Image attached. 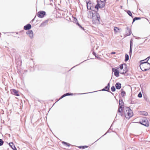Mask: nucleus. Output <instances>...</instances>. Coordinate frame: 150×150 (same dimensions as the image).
Listing matches in <instances>:
<instances>
[{
    "label": "nucleus",
    "instance_id": "f257e3e1",
    "mask_svg": "<svg viewBox=\"0 0 150 150\" xmlns=\"http://www.w3.org/2000/svg\"><path fill=\"white\" fill-rule=\"evenodd\" d=\"M119 104L117 112L119 115L122 117L124 115L123 112L125 110V105L122 98L120 99L119 100Z\"/></svg>",
    "mask_w": 150,
    "mask_h": 150
},
{
    "label": "nucleus",
    "instance_id": "f03ea898",
    "mask_svg": "<svg viewBox=\"0 0 150 150\" xmlns=\"http://www.w3.org/2000/svg\"><path fill=\"white\" fill-rule=\"evenodd\" d=\"M106 0H97L96 4L94 6V8L96 10H97V11H99V8L102 9L105 7V2Z\"/></svg>",
    "mask_w": 150,
    "mask_h": 150
},
{
    "label": "nucleus",
    "instance_id": "7ed1b4c3",
    "mask_svg": "<svg viewBox=\"0 0 150 150\" xmlns=\"http://www.w3.org/2000/svg\"><path fill=\"white\" fill-rule=\"evenodd\" d=\"M126 111L125 113V111L123 112L124 115L122 117L125 116L126 118H130L133 115V112L132 110L129 107H125Z\"/></svg>",
    "mask_w": 150,
    "mask_h": 150
},
{
    "label": "nucleus",
    "instance_id": "20e7f679",
    "mask_svg": "<svg viewBox=\"0 0 150 150\" xmlns=\"http://www.w3.org/2000/svg\"><path fill=\"white\" fill-rule=\"evenodd\" d=\"M140 66L142 67L144 66L145 68L144 70L147 71L150 69V63L147 62V61L144 62V60H142L140 61Z\"/></svg>",
    "mask_w": 150,
    "mask_h": 150
},
{
    "label": "nucleus",
    "instance_id": "39448f33",
    "mask_svg": "<svg viewBox=\"0 0 150 150\" xmlns=\"http://www.w3.org/2000/svg\"><path fill=\"white\" fill-rule=\"evenodd\" d=\"M149 119L146 117H144L142 118L139 122V124L146 127L149 126Z\"/></svg>",
    "mask_w": 150,
    "mask_h": 150
},
{
    "label": "nucleus",
    "instance_id": "423d86ee",
    "mask_svg": "<svg viewBox=\"0 0 150 150\" xmlns=\"http://www.w3.org/2000/svg\"><path fill=\"white\" fill-rule=\"evenodd\" d=\"M94 12H95V11ZM98 12V11H97V10H96V11H95V13H94V14H95V19L96 21L95 23H94V24H98L100 23V18L99 14Z\"/></svg>",
    "mask_w": 150,
    "mask_h": 150
},
{
    "label": "nucleus",
    "instance_id": "0eeeda50",
    "mask_svg": "<svg viewBox=\"0 0 150 150\" xmlns=\"http://www.w3.org/2000/svg\"><path fill=\"white\" fill-rule=\"evenodd\" d=\"M46 15V12L44 11H39L37 13V16L40 18H43Z\"/></svg>",
    "mask_w": 150,
    "mask_h": 150
},
{
    "label": "nucleus",
    "instance_id": "6e6552de",
    "mask_svg": "<svg viewBox=\"0 0 150 150\" xmlns=\"http://www.w3.org/2000/svg\"><path fill=\"white\" fill-rule=\"evenodd\" d=\"M110 83L109 82L108 83L107 85L105 86L104 88H103L101 90H99V91H104L108 92H109L110 91L109 89L110 88Z\"/></svg>",
    "mask_w": 150,
    "mask_h": 150
},
{
    "label": "nucleus",
    "instance_id": "1a4fd4ad",
    "mask_svg": "<svg viewBox=\"0 0 150 150\" xmlns=\"http://www.w3.org/2000/svg\"><path fill=\"white\" fill-rule=\"evenodd\" d=\"M112 71L114 73L115 76L116 77H118L119 76V74L120 73L119 71L115 68H112Z\"/></svg>",
    "mask_w": 150,
    "mask_h": 150
},
{
    "label": "nucleus",
    "instance_id": "9d476101",
    "mask_svg": "<svg viewBox=\"0 0 150 150\" xmlns=\"http://www.w3.org/2000/svg\"><path fill=\"white\" fill-rule=\"evenodd\" d=\"M130 46L129 48V55L130 57H131L132 56V47H133V40L132 39H131L130 41Z\"/></svg>",
    "mask_w": 150,
    "mask_h": 150
},
{
    "label": "nucleus",
    "instance_id": "9b49d317",
    "mask_svg": "<svg viewBox=\"0 0 150 150\" xmlns=\"http://www.w3.org/2000/svg\"><path fill=\"white\" fill-rule=\"evenodd\" d=\"M91 11H90L88 13V17L90 18H91L92 19V21H93V16L94 15L93 13V10H91Z\"/></svg>",
    "mask_w": 150,
    "mask_h": 150
},
{
    "label": "nucleus",
    "instance_id": "f8f14e48",
    "mask_svg": "<svg viewBox=\"0 0 150 150\" xmlns=\"http://www.w3.org/2000/svg\"><path fill=\"white\" fill-rule=\"evenodd\" d=\"M26 33L28 35L30 38L32 39L33 38V34L32 30H29L26 32Z\"/></svg>",
    "mask_w": 150,
    "mask_h": 150
},
{
    "label": "nucleus",
    "instance_id": "ddd939ff",
    "mask_svg": "<svg viewBox=\"0 0 150 150\" xmlns=\"http://www.w3.org/2000/svg\"><path fill=\"white\" fill-rule=\"evenodd\" d=\"M11 93L17 96H19L18 91L15 89H13L11 90Z\"/></svg>",
    "mask_w": 150,
    "mask_h": 150
},
{
    "label": "nucleus",
    "instance_id": "4468645a",
    "mask_svg": "<svg viewBox=\"0 0 150 150\" xmlns=\"http://www.w3.org/2000/svg\"><path fill=\"white\" fill-rule=\"evenodd\" d=\"M126 29L127 30H126V35L127 36H129L131 35L132 33L131 30V29H130L128 27H127L126 28Z\"/></svg>",
    "mask_w": 150,
    "mask_h": 150
},
{
    "label": "nucleus",
    "instance_id": "2eb2a0df",
    "mask_svg": "<svg viewBox=\"0 0 150 150\" xmlns=\"http://www.w3.org/2000/svg\"><path fill=\"white\" fill-rule=\"evenodd\" d=\"M31 28V25L29 24H28L24 27V29L25 30H29Z\"/></svg>",
    "mask_w": 150,
    "mask_h": 150
},
{
    "label": "nucleus",
    "instance_id": "dca6fc26",
    "mask_svg": "<svg viewBox=\"0 0 150 150\" xmlns=\"http://www.w3.org/2000/svg\"><path fill=\"white\" fill-rule=\"evenodd\" d=\"M114 30L115 33H116L118 32L120 33L122 31V30L120 28H119L118 27H114Z\"/></svg>",
    "mask_w": 150,
    "mask_h": 150
},
{
    "label": "nucleus",
    "instance_id": "f3484780",
    "mask_svg": "<svg viewBox=\"0 0 150 150\" xmlns=\"http://www.w3.org/2000/svg\"><path fill=\"white\" fill-rule=\"evenodd\" d=\"M115 88L117 90H119L121 88V84L120 82L117 83L115 85Z\"/></svg>",
    "mask_w": 150,
    "mask_h": 150
},
{
    "label": "nucleus",
    "instance_id": "a211bd4d",
    "mask_svg": "<svg viewBox=\"0 0 150 150\" xmlns=\"http://www.w3.org/2000/svg\"><path fill=\"white\" fill-rule=\"evenodd\" d=\"M125 11L132 18H133L134 16H133L132 13L130 11L126 10H125Z\"/></svg>",
    "mask_w": 150,
    "mask_h": 150
},
{
    "label": "nucleus",
    "instance_id": "6ab92c4d",
    "mask_svg": "<svg viewBox=\"0 0 150 150\" xmlns=\"http://www.w3.org/2000/svg\"><path fill=\"white\" fill-rule=\"evenodd\" d=\"M87 1L88 0H86L87 8L88 9L91 10V3H89V2L88 1Z\"/></svg>",
    "mask_w": 150,
    "mask_h": 150
},
{
    "label": "nucleus",
    "instance_id": "aec40b11",
    "mask_svg": "<svg viewBox=\"0 0 150 150\" xmlns=\"http://www.w3.org/2000/svg\"><path fill=\"white\" fill-rule=\"evenodd\" d=\"M48 20H46L45 21L43 22L41 25H40V26L41 27H43L45 26L48 23Z\"/></svg>",
    "mask_w": 150,
    "mask_h": 150
},
{
    "label": "nucleus",
    "instance_id": "412c9836",
    "mask_svg": "<svg viewBox=\"0 0 150 150\" xmlns=\"http://www.w3.org/2000/svg\"><path fill=\"white\" fill-rule=\"evenodd\" d=\"M94 56L95 57L96 59H97L99 60L100 61H101L102 60V59L100 57L98 56L96 54V53L94 52Z\"/></svg>",
    "mask_w": 150,
    "mask_h": 150
},
{
    "label": "nucleus",
    "instance_id": "4be33fe9",
    "mask_svg": "<svg viewBox=\"0 0 150 150\" xmlns=\"http://www.w3.org/2000/svg\"><path fill=\"white\" fill-rule=\"evenodd\" d=\"M140 114L142 115L147 116L148 115V112L145 111H142L140 112Z\"/></svg>",
    "mask_w": 150,
    "mask_h": 150
},
{
    "label": "nucleus",
    "instance_id": "5701e85b",
    "mask_svg": "<svg viewBox=\"0 0 150 150\" xmlns=\"http://www.w3.org/2000/svg\"><path fill=\"white\" fill-rule=\"evenodd\" d=\"M141 18L140 17H135L134 18H133L132 24L136 21L140 20L141 19Z\"/></svg>",
    "mask_w": 150,
    "mask_h": 150
},
{
    "label": "nucleus",
    "instance_id": "b1692460",
    "mask_svg": "<svg viewBox=\"0 0 150 150\" xmlns=\"http://www.w3.org/2000/svg\"><path fill=\"white\" fill-rule=\"evenodd\" d=\"M123 65L124 64H121L118 66V67L117 68V69H120V70L122 69L123 68Z\"/></svg>",
    "mask_w": 150,
    "mask_h": 150
},
{
    "label": "nucleus",
    "instance_id": "393cba45",
    "mask_svg": "<svg viewBox=\"0 0 150 150\" xmlns=\"http://www.w3.org/2000/svg\"><path fill=\"white\" fill-rule=\"evenodd\" d=\"M129 55L127 54H125V61L126 62L129 60Z\"/></svg>",
    "mask_w": 150,
    "mask_h": 150
},
{
    "label": "nucleus",
    "instance_id": "a878e982",
    "mask_svg": "<svg viewBox=\"0 0 150 150\" xmlns=\"http://www.w3.org/2000/svg\"><path fill=\"white\" fill-rule=\"evenodd\" d=\"M62 144L65 145H67L68 146H70V144H69L64 142H62Z\"/></svg>",
    "mask_w": 150,
    "mask_h": 150
},
{
    "label": "nucleus",
    "instance_id": "bb28decb",
    "mask_svg": "<svg viewBox=\"0 0 150 150\" xmlns=\"http://www.w3.org/2000/svg\"><path fill=\"white\" fill-rule=\"evenodd\" d=\"M126 95V92L124 91H122L121 92V95L122 96V97L125 96Z\"/></svg>",
    "mask_w": 150,
    "mask_h": 150
},
{
    "label": "nucleus",
    "instance_id": "cd10ccee",
    "mask_svg": "<svg viewBox=\"0 0 150 150\" xmlns=\"http://www.w3.org/2000/svg\"><path fill=\"white\" fill-rule=\"evenodd\" d=\"M111 91L112 92H114L116 91V88L114 86H112L111 88Z\"/></svg>",
    "mask_w": 150,
    "mask_h": 150
},
{
    "label": "nucleus",
    "instance_id": "c85d7f7f",
    "mask_svg": "<svg viewBox=\"0 0 150 150\" xmlns=\"http://www.w3.org/2000/svg\"><path fill=\"white\" fill-rule=\"evenodd\" d=\"M77 25H78L80 28H81L82 30H84V28L79 23V22L77 23Z\"/></svg>",
    "mask_w": 150,
    "mask_h": 150
},
{
    "label": "nucleus",
    "instance_id": "c756f323",
    "mask_svg": "<svg viewBox=\"0 0 150 150\" xmlns=\"http://www.w3.org/2000/svg\"><path fill=\"white\" fill-rule=\"evenodd\" d=\"M74 22L77 25V23L78 22V21L76 18H74Z\"/></svg>",
    "mask_w": 150,
    "mask_h": 150
},
{
    "label": "nucleus",
    "instance_id": "7c9ffc66",
    "mask_svg": "<svg viewBox=\"0 0 150 150\" xmlns=\"http://www.w3.org/2000/svg\"><path fill=\"white\" fill-rule=\"evenodd\" d=\"M4 143V141L2 139H0V146H1L3 145Z\"/></svg>",
    "mask_w": 150,
    "mask_h": 150
},
{
    "label": "nucleus",
    "instance_id": "2f4dec72",
    "mask_svg": "<svg viewBox=\"0 0 150 150\" xmlns=\"http://www.w3.org/2000/svg\"><path fill=\"white\" fill-rule=\"evenodd\" d=\"M137 96L139 98H141L142 97V94L141 92H140L139 93Z\"/></svg>",
    "mask_w": 150,
    "mask_h": 150
},
{
    "label": "nucleus",
    "instance_id": "473e14b6",
    "mask_svg": "<svg viewBox=\"0 0 150 150\" xmlns=\"http://www.w3.org/2000/svg\"><path fill=\"white\" fill-rule=\"evenodd\" d=\"M65 94H66V96H71V95H72L73 94V93H65Z\"/></svg>",
    "mask_w": 150,
    "mask_h": 150
},
{
    "label": "nucleus",
    "instance_id": "72a5a7b5",
    "mask_svg": "<svg viewBox=\"0 0 150 150\" xmlns=\"http://www.w3.org/2000/svg\"><path fill=\"white\" fill-rule=\"evenodd\" d=\"M65 96H66V94H64L60 97V98H59V100H59L61 99Z\"/></svg>",
    "mask_w": 150,
    "mask_h": 150
},
{
    "label": "nucleus",
    "instance_id": "f704fd0d",
    "mask_svg": "<svg viewBox=\"0 0 150 150\" xmlns=\"http://www.w3.org/2000/svg\"><path fill=\"white\" fill-rule=\"evenodd\" d=\"M65 96H66V94H64L60 97V98H59V100H59L61 99Z\"/></svg>",
    "mask_w": 150,
    "mask_h": 150
},
{
    "label": "nucleus",
    "instance_id": "c9c22d12",
    "mask_svg": "<svg viewBox=\"0 0 150 150\" xmlns=\"http://www.w3.org/2000/svg\"><path fill=\"white\" fill-rule=\"evenodd\" d=\"M143 66L142 67L140 66L141 69L142 70V71H145V70H144V69L145 68V67H144V66Z\"/></svg>",
    "mask_w": 150,
    "mask_h": 150
},
{
    "label": "nucleus",
    "instance_id": "e433bc0d",
    "mask_svg": "<svg viewBox=\"0 0 150 150\" xmlns=\"http://www.w3.org/2000/svg\"><path fill=\"white\" fill-rule=\"evenodd\" d=\"M150 56L146 58V59H144V61H146H146H147V62H148V61L149 60V59H150Z\"/></svg>",
    "mask_w": 150,
    "mask_h": 150
},
{
    "label": "nucleus",
    "instance_id": "4c0bfd02",
    "mask_svg": "<svg viewBox=\"0 0 150 150\" xmlns=\"http://www.w3.org/2000/svg\"><path fill=\"white\" fill-rule=\"evenodd\" d=\"M123 71L125 72V73H127L128 71V70L127 69V68H125Z\"/></svg>",
    "mask_w": 150,
    "mask_h": 150
},
{
    "label": "nucleus",
    "instance_id": "58836bf2",
    "mask_svg": "<svg viewBox=\"0 0 150 150\" xmlns=\"http://www.w3.org/2000/svg\"><path fill=\"white\" fill-rule=\"evenodd\" d=\"M9 145L10 146H11V148H12V147H13V146H14L13 145V143H11L9 144Z\"/></svg>",
    "mask_w": 150,
    "mask_h": 150
},
{
    "label": "nucleus",
    "instance_id": "ea45409f",
    "mask_svg": "<svg viewBox=\"0 0 150 150\" xmlns=\"http://www.w3.org/2000/svg\"><path fill=\"white\" fill-rule=\"evenodd\" d=\"M12 148L14 150H17V149L14 145L13 146V147H12Z\"/></svg>",
    "mask_w": 150,
    "mask_h": 150
},
{
    "label": "nucleus",
    "instance_id": "a19ab883",
    "mask_svg": "<svg viewBox=\"0 0 150 150\" xmlns=\"http://www.w3.org/2000/svg\"><path fill=\"white\" fill-rule=\"evenodd\" d=\"M93 92H89V93H79V94H87V93H93Z\"/></svg>",
    "mask_w": 150,
    "mask_h": 150
},
{
    "label": "nucleus",
    "instance_id": "79ce46f5",
    "mask_svg": "<svg viewBox=\"0 0 150 150\" xmlns=\"http://www.w3.org/2000/svg\"><path fill=\"white\" fill-rule=\"evenodd\" d=\"M87 147V146H82V148L83 149H84L86 148Z\"/></svg>",
    "mask_w": 150,
    "mask_h": 150
},
{
    "label": "nucleus",
    "instance_id": "37998d69",
    "mask_svg": "<svg viewBox=\"0 0 150 150\" xmlns=\"http://www.w3.org/2000/svg\"><path fill=\"white\" fill-rule=\"evenodd\" d=\"M120 73L124 75V74L126 73H125V72L123 71V72H120Z\"/></svg>",
    "mask_w": 150,
    "mask_h": 150
},
{
    "label": "nucleus",
    "instance_id": "c03bdc74",
    "mask_svg": "<svg viewBox=\"0 0 150 150\" xmlns=\"http://www.w3.org/2000/svg\"><path fill=\"white\" fill-rule=\"evenodd\" d=\"M109 132V130H108L107 132L102 136H103L106 135Z\"/></svg>",
    "mask_w": 150,
    "mask_h": 150
},
{
    "label": "nucleus",
    "instance_id": "a18cd8bd",
    "mask_svg": "<svg viewBox=\"0 0 150 150\" xmlns=\"http://www.w3.org/2000/svg\"><path fill=\"white\" fill-rule=\"evenodd\" d=\"M135 38L137 39H140L141 38H140L138 37H136Z\"/></svg>",
    "mask_w": 150,
    "mask_h": 150
},
{
    "label": "nucleus",
    "instance_id": "49530a36",
    "mask_svg": "<svg viewBox=\"0 0 150 150\" xmlns=\"http://www.w3.org/2000/svg\"><path fill=\"white\" fill-rule=\"evenodd\" d=\"M124 65L125 68H127V64L126 63H125L124 64Z\"/></svg>",
    "mask_w": 150,
    "mask_h": 150
},
{
    "label": "nucleus",
    "instance_id": "de8ad7c7",
    "mask_svg": "<svg viewBox=\"0 0 150 150\" xmlns=\"http://www.w3.org/2000/svg\"><path fill=\"white\" fill-rule=\"evenodd\" d=\"M111 54H115L116 53V52H112L111 53Z\"/></svg>",
    "mask_w": 150,
    "mask_h": 150
},
{
    "label": "nucleus",
    "instance_id": "09e8293b",
    "mask_svg": "<svg viewBox=\"0 0 150 150\" xmlns=\"http://www.w3.org/2000/svg\"><path fill=\"white\" fill-rule=\"evenodd\" d=\"M92 54L94 55V50H93V49H92Z\"/></svg>",
    "mask_w": 150,
    "mask_h": 150
},
{
    "label": "nucleus",
    "instance_id": "8fccbe9b",
    "mask_svg": "<svg viewBox=\"0 0 150 150\" xmlns=\"http://www.w3.org/2000/svg\"><path fill=\"white\" fill-rule=\"evenodd\" d=\"M109 92V93H111V94H112V95H114V93H112V92L110 91H109V92Z\"/></svg>",
    "mask_w": 150,
    "mask_h": 150
},
{
    "label": "nucleus",
    "instance_id": "3c124183",
    "mask_svg": "<svg viewBox=\"0 0 150 150\" xmlns=\"http://www.w3.org/2000/svg\"><path fill=\"white\" fill-rule=\"evenodd\" d=\"M36 16H35L34 18L32 20V21H34L35 19V18Z\"/></svg>",
    "mask_w": 150,
    "mask_h": 150
},
{
    "label": "nucleus",
    "instance_id": "603ef678",
    "mask_svg": "<svg viewBox=\"0 0 150 150\" xmlns=\"http://www.w3.org/2000/svg\"><path fill=\"white\" fill-rule=\"evenodd\" d=\"M121 92H122V91H123V88H122V89H121Z\"/></svg>",
    "mask_w": 150,
    "mask_h": 150
},
{
    "label": "nucleus",
    "instance_id": "864d4df0",
    "mask_svg": "<svg viewBox=\"0 0 150 150\" xmlns=\"http://www.w3.org/2000/svg\"><path fill=\"white\" fill-rule=\"evenodd\" d=\"M79 147L81 149V147H82V146H79Z\"/></svg>",
    "mask_w": 150,
    "mask_h": 150
},
{
    "label": "nucleus",
    "instance_id": "5fc2aeb1",
    "mask_svg": "<svg viewBox=\"0 0 150 150\" xmlns=\"http://www.w3.org/2000/svg\"><path fill=\"white\" fill-rule=\"evenodd\" d=\"M15 59H16V62H17V59H16V57H15Z\"/></svg>",
    "mask_w": 150,
    "mask_h": 150
},
{
    "label": "nucleus",
    "instance_id": "6e6d98bb",
    "mask_svg": "<svg viewBox=\"0 0 150 150\" xmlns=\"http://www.w3.org/2000/svg\"><path fill=\"white\" fill-rule=\"evenodd\" d=\"M146 39L145 40H144V42H145V41H146Z\"/></svg>",
    "mask_w": 150,
    "mask_h": 150
},
{
    "label": "nucleus",
    "instance_id": "4d7b16f0",
    "mask_svg": "<svg viewBox=\"0 0 150 150\" xmlns=\"http://www.w3.org/2000/svg\"><path fill=\"white\" fill-rule=\"evenodd\" d=\"M50 2H51V1H52V2L53 1L52 0H50Z\"/></svg>",
    "mask_w": 150,
    "mask_h": 150
},
{
    "label": "nucleus",
    "instance_id": "13d9d810",
    "mask_svg": "<svg viewBox=\"0 0 150 150\" xmlns=\"http://www.w3.org/2000/svg\"><path fill=\"white\" fill-rule=\"evenodd\" d=\"M101 36H103V34H102L101 35Z\"/></svg>",
    "mask_w": 150,
    "mask_h": 150
},
{
    "label": "nucleus",
    "instance_id": "bf43d9fd",
    "mask_svg": "<svg viewBox=\"0 0 150 150\" xmlns=\"http://www.w3.org/2000/svg\"><path fill=\"white\" fill-rule=\"evenodd\" d=\"M98 91H94V92H97Z\"/></svg>",
    "mask_w": 150,
    "mask_h": 150
},
{
    "label": "nucleus",
    "instance_id": "052dcab7",
    "mask_svg": "<svg viewBox=\"0 0 150 150\" xmlns=\"http://www.w3.org/2000/svg\"><path fill=\"white\" fill-rule=\"evenodd\" d=\"M132 103H132V102L130 103V104H132Z\"/></svg>",
    "mask_w": 150,
    "mask_h": 150
},
{
    "label": "nucleus",
    "instance_id": "680f3d73",
    "mask_svg": "<svg viewBox=\"0 0 150 150\" xmlns=\"http://www.w3.org/2000/svg\"><path fill=\"white\" fill-rule=\"evenodd\" d=\"M97 140H97L96 141V142ZM95 142H94V143H95Z\"/></svg>",
    "mask_w": 150,
    "mask_h": 150
},
{
    "label": "nucleus",
    "instance_id": "e2e57ef3",
    "mask_svg": "<svg viewBox=\"0 0 150 150\" xmlns=\"http://www.w3.org/2000/svg\"><path fill=\"white\" fill-rule=\"evenodd\" d=\"M76 66H75L74 67H75Z\"/></svg>",
    "mask_w": 150,
    "mask_h": 150
},
{
    "label": "nucleus",
    "instance_id": "0e129e2a",
    "mask_svg": "<svg viewBox=\"0 0 150 150\" xmlns=\"http://www.w3.org/2000/svg\"><path fill=\"white\" fill-rule=\"evenodd\" d=\"M76 66H75L74 67H75Z\"/></svg>",
    "mask_w": 150,
    "mask_h": 150
},
{
    "label": "nucleus",
    "instance_id": "69168bd1",
    "mask_svg": "<svg viewBox=\"0 0 150 150\" xmlns=\"http://www.w3.org/2000/svg\"><path fill=\"white\" fill-rule=\"evenodd\" d=\"M76 66H75L74 67H75Z\"/></svg>",
    "mask_w": 150,
    "mask_h": 150
},
{
    "label": "nucleus",
    "instance_id": "338daca9",
    "mask_svg": "<svg viewBox=\"0 0 150 150\" xmlns=\"http://www.w3.org/2000/svg\"><path fill=\"white\" fill-rule=\"evenodd\" d=\"M149 15H150V13L149 14Z\"/></svg>",
    "mask_w": 150,
    "mask_h": 150
}]
</instances>
